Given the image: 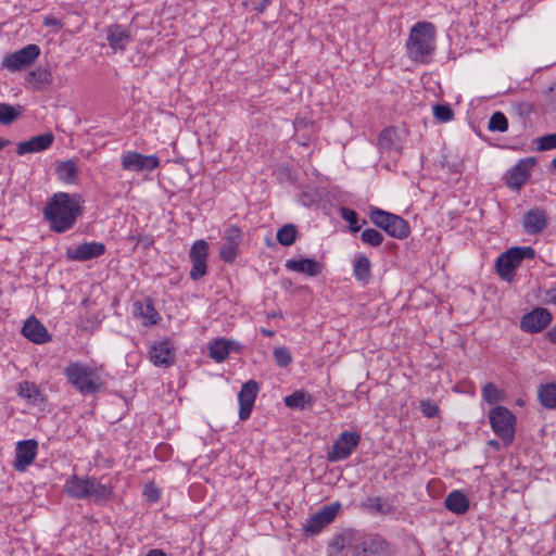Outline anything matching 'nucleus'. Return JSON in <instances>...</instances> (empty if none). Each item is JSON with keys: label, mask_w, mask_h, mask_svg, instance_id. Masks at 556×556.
Segmentation results:
<instances>
[{"label": "nucleus", "mask_w": 556, "mask_h": 556, "mask_svg": "<svg viewBox=\"0 0 556 556\" xmlns=\"http://www.w3.org/2000/svg\"><path fill=\"white\" fill-rule=\"evenodd\" d=\"M79 215H81L79 199L63 192L54 194L43 210V216L50 223V228L59 233L71 229Z\"/></svg>", "instance_id": "nucleus-1"}, {"label": "nucleus", "mask_w": 556, "mask_h": 556, "mask_svg": "<svg viewBox=\"0 0 556 556\" xmlns=\"http://www.w3.org/2000/svg\"><path fill=\"white\" fill-rule=\"evenodd\" d=\"M324 527V523L320 521L317 515L314 514L306 519L305 523L303 525V530L305 533L314 535L319 533Z\"/></svg>", "instance_id": "nucleus-44"}, {"label": "nucleus", "mask_w": 556, "mask_h": 556, "mask_svg": "<svg viewBox=\"0 0 556 556\" xmlns=\"http://www.w3.org/2000/svg\"><path fill=\"white\" fill-rule=\"evenodd\" d=\"M240 344L233 340L215 339L208 344V355L217 363L224 362L231 351L238 352Z\"/></svg>", "instance_id": "nucleus-18"}, {"label": "nucleus", "mask_w": 556, "mask_h": 556, "mask_svg": "<svg viewBox=\"0 0 556 556\" xmlns=\"http://www.w3.org/2000/svg\"><path fill=\"white\" fill-rule=\"evenodd\" d=\"M258 392V384L254 380H249L241 387L238 394L240 409L239 418L245 420L250 417L254 402Z\"/></svg>", "instance_id": "nucleus-16"}, {"label": "nucleus", "mask_w": 556, "mask_h": 556, "mask_svg": "<svg viewBox=\"0 0 556 556\" xmlns=\"http://www.w3.org/2000/svg\"><path fill=\"white\" fill-rule=\"evenodd\" d=\"M271 0H262L256 7L255 11L260 14L264 13Z\"/></svg>", "instance_id": "nucleus-54"}, {"label": "nucleus", "mask_w": 556, "mask_h": 556, "mask_svg": "<svg viewBox=\"0 0 556 556\" xmlns=\"http://www.w3.org/2000/svg\"><path fill=\"white\" fill-rule=\"evenodd\" d=\"M535 164L536 159L534 156L519 160L507 174V186L516 190L520 189L529 178L530 170Z\"/></svg>", "instance_id": "nucleus-13"}, {"label": "nucleus", "mask_w": 556, "mask_h": 556, "mask_svg": "<svg viewBox=\"0 0 556 556\" xmlns=\"http://www.w3.org/2000/svg\"><path fill=\"white\" fill-rule=\"evenodd\" d=\"M313 403V396L304 391H295L285 397V404L290 408H304Z\"/></svg>", "instance_id": "nucleus-31"}, {"label": "nucleus", "mask_w": 556, "mask_h": 556, "mask_svg": "<svg viewBox=\"0 0 556 556\" xmlns=\"http://www.w3.org/2000/svg\"><path fill=\"white\" fill-rule=\"evenodd\" d=\"M536 139H556V134H546L541 137H538Z\"/></svg>", "instance_id": "nucleus-60"}, {"label": "nucleus", "mask_w": 556, "mask_h": 556, "mask_svg": "<svg viewBox=\"0 0 556 556\" xmlns=\"http://www.w3.org/2000/svg\"><path fill=\"white\" fill-rule=\"evenodd\" d=\"M546 336L551 342L556 344V325L547 331Z\"/></svg>", "instance_id": "nucleus-55"}, {"label": "nucleus", "mask_w": 556, "mask_h": 556, "mask_svg": "<svg viewBox=\"0 0 556 556\" xmlns=\"http://www.w3.org/2000/svg\"><path fill=\"white\" fill-rule=\"evenodd\" d=\"M433 115L440 122H450L454 117V112L450 105L435 104L433 106Z\"/></svg>", "instance_id": "nucleus-45"}, {"label": "nucleus", "mask_w": 556, "mask_h": 556, "mask_svg": "<svg viewBox=\"0 0 556 556\" xmlns=\"http://www.w3.org/2000/svg\"><path fill=\"white\" fill-rule=\"evenodd\" d=\"M106 40L112 49L124 51L131 37L125 27L119 24H113L106 28Z\"/></svg>", "instance_id": "nucleus-20"}, {"label": "nucleus", "mask_w": 556, "mask_h": 556, "mask_svg": "<svg viewBox=\"0 0 556 556\" xmlns=\"http://www.w3.org/2000/svg\"><path fill=\"white\" fill-rule=\"evenodd\" d=\"M552 165H553V167H554V168H556V157H555V159H553V161H552Z\"/></svg>", "instance_id": "nucleus-64"}, {"label": "nucleus", "mask_w": 556, "mask_h": 556, "mask_svg": "<svg viewBox=\"0 0 556 556\" xmlns=\"http://www.w3.org/2000/svg\"><path fill=\"white\" fill-rule=\"evenodd\" d=\"M125 170L151 173L160 166V159L155 154L144 155L135 151H127L121 157Z\"/></svg>", "instance_id": "nucleus-9"}, {"label": "nucleus", "mask_w": 556, "mask_h": 556, "mask_svg": "<svg viewBox=\"0 0 556 556\" xmlns=\"http://www.w3.org/2000/svg\"><path fill=\"white\" fill-rule=\"evenodd\" d=\"M29 139H46V140H49V139H54V137H53V134L49 131V132L31 136Z\"/></svg>", "instance_id": "nucleus-56"}, {"label": "nucleus", "mask_w": 556, "mask_h": 556, "mask_svg": "<svg viewBox=\"0 0 556 556\" xmlns=\"http://www.w3.org/2000/svg\"><path fill=\"white\" fill-rule=\"evenodd\" d=\"M552 318L548 309L536 307L522 316L520 327L526 332L538 333L552 323Z\"/></svg>", "instance_id": "nucleus-12"}, {"label": "nucleus", "mask_w": 556, "mask_h": 556, "mask_svg": "<svg viewBox=\"0 0 556 556\" xmlns=\"http://www.w3.org/2000/svg\"><path fill=\"white\" fill-rule=\"evenodd\" d=\"M22 334L36 344H43L51 340L47 328L34 316L24 323Z\"/></svg>", "instance_id": "nucleus-17"}, {"label": "nucleus", "mask_w": 556, "mask_h": 556, "mask_svg": "<svg viewBox=\"0 0 556 556\" xmlns=\"http://www.w3.org/2000/svg\"><path fill=\"white\" fill-rule=\"evenodd\" d=\"M482 397L489 404H496L504 400V394L494 383L488 382L482 388Z\"/></svg>", "instance_id": "nucleus-38"}, {"label": "nucleus", "mask_w": 556, "mask_h": 556, "mask_svg": "<svg viewBox=\"0 0 556 556\" xmlns=\"http://www.w3.org/2000/svg\"><path fill=\"white\" fill-rule=\"evenodd\" d=\"M21 115V111L8 103H0V123L8 125Z\"/></svg>", "instance_id": "nucleus-39"}, {"label": "nucleus", "mask_w": 556, "mask_h": 556, "mask_svg": "<svg viewBox=\"0 0 556 556\" xmlns=\"http://www.w3.org/2000/svg\"><path fill=\"white\" fill-rule=\"evenodd\" d=\"M408 58L426 64L435 50V27L430 22H417L409 30L405 43Z\"/></svg>", "instance_id": "nucleus-2"}, {"label": "nucleus", "mask_w": 556, "mask_h": 556, "mask_svg": "<svg viewBox=\"0 0 556 556\" xmlns=\"http://www.w3.org/2000/svg\"><path fill=\"white\" fill-rule=\"evenodd\" d=\"M37 448L38 443L35 440L20 441L15 448V470L24 471L35 460Z\"/></svg>", "instance_id": "nucleus-15"}, {"label": "nucleus", "mask_w": 556, "mask_h": 556, "mask_svg": "<svg viewBox=\"0 0 556 556\" xmlns=\"http://www.w3.org/2000/svg\"><path fill=\"white\" fill-rule=\"evenodd\" d=\"M362 507L370 513H378L382 515H388L393 509V506L383 501L380 496L368 497L362 503Z\"/></svg>", "instance_id": "nucleus-30"}, {"label": "nucleus", "mask_w": 556, "mask_h": 556, "mask_svg": "<svg viewBox=\"0 0 556 556\" xmlns=\"http://www.w3.org/2000/svg\"><path fill=\"white\" fill-rule=\"evenodd\" d=\"M535 250L532 247H514L502 253L495 262V269L498 276L511 282L516 276V268L523 260H533Z\"/></svg>", "instance_id": "nucleus-4"}, {"label": "nucleus", "mask_w": 556, "mask_h": 556, "mask_svg": "<svg viewBox=\"0 0 556 556\" xmlns=\"http://www.w3.org/2000/svg\"><path fill=\"white\" fill-rule=\"evenodd\" d=\"M341 217L349 223L352 232H358L362 225H358V214L351 208L341 207Z\"/></svg>", "instance_id": "nucleus-43"}, {"label": "nucleus", "mask_w": 556, "mask_h": 556, "mask_svg": "<svg viewBox=\"0 0 556 556\" xmlns=\"http://www.w3.org/2000/svg\"><path fill=\"white\" fill-rule=\"evenodd\" d=\"M546 294L549 298V302L556 305V289L548 290Z\"/></svg>", "instance_id": "nucleus-58"}, {"label": "nucleus", "mask_w": 556, "mask_h": 556, "mask_svg": "<svg viewBox=\"0 0 556 556\" xmlns=\"http://www.w3.org/2000/svg\"><path fill=\"white\" fill-rule=\"evenodd\" d=\"M105 253V245L101 242H85L75 248H67L65 255L70 261L86 262L97 258Z\"/></svg>", "instance_id": "nucleus-14"}, {"label": "nucleus", "mask_w": 556, "mask_h": 556, "mask_svg": "<svg viewBox=\"0 0 556 556\" xmlns=\"http://www.w3.org/2000/svg\"><path fill=\"white\" fill-rule=\"evenodd\" d=\"M541 404L549 409L556 408V383L542 384L538 391Z\"/></svg>", "instance_id": "nucleus-29"}, {"label": "nucleus", "mask_w": 556, "mask_h": 556, "mask_svg": "<svg viewBox=\"0 0 556 556\" xmlns=\"http://www.w3.org/2000/svg\"><path fill=\"white\" fill-rule=\"evenodd\" d=\"M225 233H226V240H227L226 243H230L236 247L239 245V242L241 240V231L239 228H237L235 226H230L226 229Z\"/></svg>", "instance_id": "nucleus-48"}, {"label": "nucleus", "mask_w": 556, "mask_h": 556, "mask_svg": "<svg viewBox=\"0 0 556 556\" xmlns=\"http://www.w3.org/2000/svg\"><path fill=\"white\" fill-rule=\"evenodd\" d=\"M285 266L291 271L305 274L309 277H316L323 270V265L313 258L288 260Z\"/></svg>", "instance_id": "nucleus-21"}, {"label": "nucleus", "mask_w": 556, "mask_h": 556, "mask_svg": "<svg viewBox=\"0 0 556 556\" xmlns=\"http://www.w3.org/2000/svg\"><path fill=\"white\" fill-rule=\"evenodd\" d=\"M52 73L48 66H38L27 76V81L37 89H42L52 84Z\"/></svg>", "instance_id": "nucleus-28"}, {"label": "nucleus", "mask_w": 556, "mask_h": 556, "mask_svg": "<svg viewBox=\"0 0 556 556\" xmlns=\"http://www.w3.org/2000/svg\"><path fill=\"white\" fill-rule=\"evenodd\" d=\"M39 55L40 48L35 43H29L13 53L7 54L1 65L11 72L22 71L31 65Z\"/></svg>", "instance_id": "nucleus-8"}, {"label": "nucleus", "mask_w": 556, "mask_h": 556, "mask_svg": "<svg viewBox=\"0 0 556 556\" xmlns=\"http://www.w3.org/2000/svg\"><path fill=\"white\" fill-rule=\"evenodd\" d=\"M340 508H341V504L339 502H333L329 505L323 506L316 513V515L320 519V521L324 523V526L326 527L327 525L331 523L334 520Z\"/></svg>", "instance_id": "nucleus-35"}, {"label": "nucleus", "mask_w": 556, "mask_h": 556, "mask_svg": "<svg viewBox=\"0 0 556 556\" xmlns=\"http://www.w3.org/2000/svg\"><path fill=\"white\" fill-rule=\"evenodd\" d=\"M90 479H81L76 475L72 476L65 484L67 495L76 500L89 497Z\"/></svg>", "instance_id": "nucleus-23"}, {"label": "nucleus", "mask_w": 556, "mask_h": 556, "mask_svg": "<svg viewBox=\"0 0 556 556\" xmlns=\"http://www.w3.org/2000/svg\"><path fill=\"white\" fill-rule=\"evenodd\" d=\"M489 444H490L491 446L495 447V448H498V446H500V443H498L497 441H495V440H491V441L489 442Z\"/></svg>", "instance_id": "nucleus-61"}, {"label": "nucleus", "mask_w": 556, "mask_h": 556, "mask_svg": "<svg viewBox=\"0 0 556 556\" xmlns=\"http://www.w3.org/2000/svg\"><path fill=\"white\" fill-rule=\"evenodd\" d=\"M18 395L36 402L37 397L40 395V391L35 383L23 381L18 384Z\"/></svg>", "instance_id": "nucleus-42"}, {"label": "nucleus", "mask_w": 556, "mask_h": 556, "mask_svg": "<svg viewBox=\"0 0 556 556\" xmlns=\"http://www.w3.org/2000/svg\"><path fill=\"white\" fill-rule=\"evenodd\" d=\"M10 141H0V150H2Z\"/></svg>", "instance_id": "nucleus-63"}, {"label": "nucleus", "mask_w": 556, "mask_h": 556, "mask_svg": "<svg viewBox=\"0 0 556 556\" xmlns=\"http://www.w3.org/2000/svg\"><path fill=\"white\" fill-rule=\"evenodd\" d=\"M523 227L530 235H535L546 227V214L543 210H530L523 217Z\"/></svg>", "instance_id": "nucleus-22"}, {"label": "nucleus", "mask_w": 556, "mask_h": 556, "mask_svg": "<svg viewBox=\"0 0 556 556\" xmlns=\"http://www.w3.org/2000/svg\"><path fill=\"white\" fill-rule=\"evenodd\" d=\"M146 556H166V554L162 549H151Z\"/></svg>", "instance_id": "nucleus-57"}, {"label": "nucleus", "mask_w": 556, "mask_h": 556, "mask_svg": "<svg viewBox=\"0 0 556 556\" xmlns=\"http://www.w3.org/2000/svg\"><path fill=\"white\" fill-rule=\"evenodd\" d=\"M370 222L386 231L390 237L403 240L409 236L408 223L399 215L389 213L378 207H372L369 213Z\"/></svg>", "instance_id": "nucleus-6"}, {"label": "nucleus", "mask_w": 556, "mask_h": 556, "mask_svg": "<svg viewBox=\"0 0 556 556\" xmlns=\"http://www.w3.org/2000/svg\"><path fill=\"white\" fill-rule=\"evenodd\" d=\"M340 508H341V504L339 502H333L329 505L323 506L316 513V515L320 519V521L324 523V526L326 527L327 525L331 523L334 520Z\"/></svg>", "instance_id": "nucleus-36"}, {"label": "nucleus", "mask_w": 556, "mask_h": 556, "mask_svg": "<svg viewBox=\"0 0 556 556\" xmlns=\"http://www.w3.org/2000/svg\"><path fill=\"white\" fill-rule=\"evenodd\" d=\"M238 247L224 243L219 249V256L226 263H232L237 257Z\"/></svg>", "instance_id": "nucleus-47"}, {"label": "nucleus", "mask_w": 556, "mask_h": 556, "mask_svg": "<svg viewBox=\"0 0 556 556\" xmlns=\"http://www.w3.org/2000/svg\"><path fill=\"white\" fill-rule=\"evenodd\" d=\"M43 24L46 26H56L58 28L62 27L61 21L55 18L54 16H47V17H45Z\"/></svg>", "instance_id": "nucleus-53"}, {"label": "nucleus", "mask_w": 556, "mask_h": 556, "mask_svg": "<svg viewBox=\"0 0 556 556\" xmlns=\"http://www.w3.org/2000/svg\"><path fill=\"white\" fill-rule=\"evenodd\" d=\"M393 136H396V129L394 127H388L380 132L379 139H392Z\"/></svg>", "instance_id": "nucleus-52"}, {"label": "nucleus", "mask_w": 556, "mask_h": 556, "mask_svg": "<svg viewBox=\"0 0 556 556\" xmlns=\"http://www.w3.org/2000/svg\"><path fill=\"white\" fill-rule=\"evenodd\" d=\"M274 359L280 367H287L292 362L291 354L285 346H279L274 350Z\"/></svg>", "instance_id": "nucleus-46"}, {"label": "nucleus", "mask_w": 556, "mask_h": 556, "mask_svg": "<svg viewBox=\"0 0 556 556\" xmlns=\"http://www.w3.org/2000/svg\"><path fill=\"white\" fill-rule=\"evenodd\" d=\"M353 274L357 281L363 285L371 280V263L366 255H358L354 261Z\"/></svg>", "instance_id": "nucleus-26"}, {"label": "nucleus", "mask_w": 556, "mask_h": 556, "mask_svg": "<svg viewBox=\"0 0 556 556\" xmlns=\"http://www.w3.org/2000/svg\"><path fill=\"white\" fill-rule=\"evenodd\" d=\"M208 256V244L205 240L195 241L189 252V257L192 263L190 269V278L192 280H199L204 277L207 273V261Z\"/></svg>", "instance_id": "nucleus-11"}, {"label": "nucleus", "mask_w": 556, "mask_h": 556, "mask_svg": "<svg viewBox=\"0 0 556 556\" xmlns=\"http://www.w3.org/2000/svg\"><path fill=\"white\" fill-rule=\"evenodd\" d=\"M445 507L457 515H463L469 509V498L459 490H454L444 500Z\"/></svg>", "instance_id": "nucleus-24"}, {"label": "nucleus", "mask_w": 556, "mask_h": 556, "mask_svg": "<svg viewBox=\"0 0 556 556\" xmlns=\"http://www.w3.org/2000/svg\"><path fill=\"white\" fill-rule=\"evenodd\" d=\"M356 531L346 530L337 535L329 544L330 555L339 554L344 548H350L353 552Z\"/></svg>", "instance_id": "nucleus-25"}, {"label": "nucleus", "mask_w": 556, "mask_h": 556, "mask_svg": "<svg viewBox=\"0 0 556 556\" xmlns=\"http://www.w3.org/2000/svg\"><path fill=\"white\" fill-rule=\"evenodd\" d=\"M556 148V141H538V151H548Z\"/></svg>", "instance_id": "nucleus-51"}, {"label": "nucleus", "mask_w": 556, "mask_h": 556, "mask_svg": "<svg viewBox=\"0 0 556 556\" xmlns=\"http://www.w3.org/2000/svg\"><path fill=\"white\" fill-rule=\"evenodd\" d=\"M111 495L112 489L110 485L101 483L96 478L90 479L89 497L100 501L109 498Z\"/></svg>", "instance_id": "nucleus-33"}, {"label": "nucleus", "mask_w": 556, "mask_h": 556, "mask_svg": "<svg viewBox=\"0 0 556 556\" xmlns=\"http://www.w3.org/2000/svg\"><path fill=\"white\" fill-rule=\"evenodd\" d=\"M56 173L64 182L71 184L77 179V166L71 160L60 163L56 166Z\"/></svg>", "instance_id": "nucleus-32"}, {"label": "nucleus", "mask_w": 556, "mask_h": 556, "mask_svg": "<svg viewBox=\"0 0 556 556\" xmlns=\"http://www.w3.org/2000/svg\"><path fill=\"white\" fill-rule=\"evenodd\" d=\"M488 417L494 433L509 445L515 439V415L507 407L495 406L489 410Z\"/></svg>", "instance_id": "nucleus-7"}, {"label": "nucleus", "mask_w": 556, "mask_h": 556, "mask_svg": "<svg viewBox=\"0 0 556 556\" xmlns=\"http://www.w3.org/2000/svg\"><path fill=\"white\" fill-rule=\"evenodd\" d=\"M361 435L357 432L344 431L339 434L334 441L331 450L328 452L327 458L329 462H339L346 459L358 446Z\"/></svg>", "instance_id": "nucleus-10"}, {"label": "nucleus", "mask_w": 556, "mask_h": 556, "mask_svg": "<svg viewBox=\"0 0 556 556\" xmlns=\"http://www.w3.org/2000/svg\"><path fill=\"white\" fill-rule=\"evenodd\" d=\"M134 309L136 315L146 320L144 325H155L160 319V315L150 300L135 302Z\"/></svg>", "instance_id": "nucleus-27"}, {"label": "nucleus", "mask_w": 556, "mask_h": 556, "mask_svg": "<svg viewBox=\"0 0 556 556\" xmlns=\"http://www.w3.org/2000/svg\"><path fill=\"white\" fill-rule=\"evenodd\" d=\"M52 141H21L17 147L16 153L24 155L27 153L40 152L50 147Z\"/></svg>", "instance_id": "nucleus-37"}, {"label": "nucleus", "mask_w": 556, "mask_h": 556, "mask_svg": "<svg viewBox=\"0 0 556 556\" xmlns=\"http://www.w3.org/2000/svg\"><path fill=\"white\" fill-rule=\"evenodd\" d=\"M489 129L491 131H505L508 128V121L504 113L497 111L494 112L489 119Z\"/></svg>", "instance_id": "nucleus-40"}, {"label": "nucleus", "mask_w": 556, "mask_h": 556, "mask_svg": "<svg viewBox=\"0 0 556 556\" xmlns=\"http://www.w3.org/2000/svg\"><path fill=\"white\" fill-rule=\"evenodd\" d=\"M268 317H273V318L281 317V313L273 312V313L268 314Z\"/></svg>", "instance_id": "nucleus-62"}, {"label": "nucleus", "mask_w": 556, "mask_h": 556, "mask_svg": "<svg viewBox=\"0 0 556 556\" xmlns=\"http://www.w3.org/2000/svg\"><path fill=\"white\" fill-rule=\"evenodd\" d=\"M298 230L293 224H287L278 229L277 240L281 245L289 247L294 243Z\"/></svg>", "instance_id": "nucleus-34"}, {"label": "nucleus", "mask_w": 556, "mask_h": 556, "mask_svg": "<svg viewBox=\"0 0 556 556\" xmlns=\"http://www.w3.org/2000/svg\"><path fill=\"white\" fill-rule=\"evenodd\" d=\"M383 236L374 228H367L361 233V240L370 247H379L383 242Z\"/></svg>", "instance_id": "nucleus-41"}, {"label": "nucleus", "mask_w": 556, "mask_h": 556, "mask_svg": "<svg viewBox=\"0 0 556 556\" xmlns=\"http://www.w3.org/2000/svg\"><path fill=\"white\" fill-rule=\"evenodd\" d=\"M149 356L155 366L162 367H169L175 359V353L166 341L154 344L149 351Z\"/></svg>", "instance_id": "nucleus-19"}, {"label": "nucleus", "mask_w": 556, "mask_h": 556, "mask_svg": "<svg viewBox=\"0 0 556 556\" xmlns=\"http://www.w3.org/2000/svg\"><path fill=\"white\" fill-rule=\"evenodd\" d=\"M261 333L264 334L265 337H269V338L275 336L274 330L266 329V328H261Z\"/></svg>", "instance_id": "nucleus-59"}, {"label": "nucleus", "mask_w": 556, "mask_h": 556, "mask_svg": "<svg viewBox=\"0 0 556 556\" xmlns=\"http://www.w3.org/2000/svg\"><path fill=\"white\" fill-rule=\"evenodd\" d=\"M144 495L147 496V498L150 501V502H156L160 497V492L154 486H149L144 491Z\"/></svg>", "instance_id": "nucleus-50"}, {"label": "nucleus", "mask_w": 556, "mask_h": 556, "mask_svg": "<svg viewBox=\"0 0 556 556\" xmlns=\"http://www.w3.org/2000/svg\"><path fill=\"white\" fill-rule=\"evenodd\" d=\"M396 549L379 534L356 531L352 556H393Z\"/></svg>", "instance_id": "nucleus-5"}, {"label": "nucleus", "mask_w": 556, "mask_h": 556, "mask_svg": "<svg viewBox=\"0 0 556 556\" xmlns=\"http://www.w3.org/2000/svg\"><path fill=\"white\" fill-rule=\"evenodd\" d=\"M64 375L72 387L81 395H93L104 387L101 374L96 367L79 362L71 363Z\"/></svg>", "instance_id": "nucleus-3"}, {"label": "nucleus", "mask_w": 556, "mask_h": 556, "mask_svg": "<svg viewBox=\"0 0 556 556\" xmlns=\"http://www.w3.org/2000/svg\"><path fill=\"white\" fill-rule=\"evenodd\" d=\"M421 412L425 414V416L432 418L438 415L439 407L430 401H425L421 402Z\"/></svg>", "instance_id": "nucleus-49"}]
</instances>
